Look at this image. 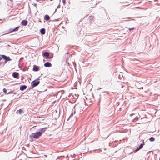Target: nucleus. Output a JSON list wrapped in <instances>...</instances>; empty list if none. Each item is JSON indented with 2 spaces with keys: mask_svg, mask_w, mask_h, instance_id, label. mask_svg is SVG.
Masks as SVG:
<instances>
[{
  "mask_svg": "<svg viewBox=\"0 0 160 160\" xmlns=\"http://www.w3.org/2000/svg\"><path fill=\"white\" fill-rule=\"evenodd\" d=\"M40 133L38 131L36 132H33L30 135V138L31 140H32L33 139H37L40 136H41Z\"/></svg>",
  "mask_w": 160,
  "mask_h": 160,
  "instance_id": "obj_1",
  "label": "nucleus"
},
{
  "mask_svg": "<svg viewBox=\"0 0 160 160\" xmlns=\"http://www.w3.org/2000/svg\"><path fill=\"white\" fill-rule=\"evenodd\" d=\"M79 107L78 105L76 104L74 106V107L73 109L72 110V112L71 113L69 117V118L67 120H68L70 119L72 117L73 115H74L75 113V110H79Z\"/></svg>",
  "mask_w": 160,
  "mask_h": 160,
  "instance_id": "obj_2",
  "label": "nucleus"
},
{
  "mask_svg": "<svg viewBox=\"0 0 160 160\" xmlns=\"http://www.w3.org/2000/svg\"><path fill=\"white\" fill-rule=\"evenodd\" d=\"M40 81H36L35 80L32 81L31 83V85L30 87V88L28 89V90H30L31 89L33 88L34 87L38 86L40 83Z\"/></svg>",
  "mask_w": 160,
  "mask_h": 160,
  "instance_id": "obj_3",
  "label": "nucleus"
},
{
  "mask_svg": "<svg viewBox=\"0 0 160 160\" xmlns=\"http://www.w3.org/2000/svg\"><path fill=\"white\" fill-rule=\"evenodd\" d=\"M144 145H145V143L144 142V140H143V142L135 150H133V152H136L140 150L142 148Z\"/></svg>",
  "mask_w": 160,
  "mask_h": 160,
  "instance_id": "obj_4",
  "label": "nucleus"
},
{
  "mask_svg": "<svg viewBox=\"0 0 160 160\" xmlns=\"http://www.w3.org/2000/svg\"><path fill=\"white\" fill-rule=\"evenodd\" d=\"M20 27V26H17L15 28H11L9 29L8 32L7 33L8 34L12 32H15L18 30V28Z\"/></svg>",
  "mask_w": 160,
  "mask_h": 160,
  "instance_id": "obj_5",
  "label": "nucleus"
},
{
  "mask_svg": "<svg viewBox=\"0 0 160 160\" xmlns=\"http://www.w3.org/2000/svg\"><path fill=\"white\" fill-rule=\"evenodd\" d=\"M12 76L14 78L19 79V74L17 72H14L12 73Z\"/></svg>",
  "mask_w": 160,
  "mask_h": 160,
  "instance_id": "obj_6",
  "label": "nucleus"
},
{
  "mask_svg": "<svg viewBox=\"0 0 160 160\" xmlns=\"http://www.w3.org/2000/svg\"><path fill=\"white\" fill-rule=\"evenodd\" d=\"M1 56L2 57L3 60H6L9 61L12 60V59H11L9 56H7L4 54L1 55Z\"/></svg>",
  "mask_w": 160,
  "mask_h": 160,
  "instance_id": "obj_7",
  "label": "nucleus"
},
{
  "mask_svg": "<svg viewBox=\"0 0 160 160\" xmlns=\"http://www.w3.org/2000/svg\"><path fill=\"white\" fill-rule=\"evenodd\" d=\"M47 129V127H44L42 128H40L38 129L39 131H38L39 132H40V134L42 136L43 133L45 132V131Z\"/></svg>",
  "mask_w": 160,
  "mask_h": 160,
  "instance_id": "obj_8",
  "label": "nucleus"
},
{
  "mask_svg": "<svg viewBox=\"0 0 160 160\" xmlns=\"http://www.w3.org/2000/svg\"><path fill=\"white\" fill-rule=\"evenodd\" d=\"M40 67L36 65H34L32 69L33 71L34 72H37L40 70Z\"/></svg>",
  "mask_w": 160,
  "mask_h": 160,
  "instance_id": "obj_9",
  "label": "nucleus"
},
{
  "mask_svg": "<svg viewBox=\"0 0 160 160\" xmlns=\"http://www.w3.org/2000/svg\"><path fill=\"white\" fill-rule=\"evenodd\" d=\"M44 66L45 67H51L52 66V64L50 62H47L44 64Z\"/></svg>",
  "mask_w": 160,
  "mask_h": 160,
  "instance_id": "obj_10",
  "label": "nucleus"
},
{
  "mask_svg": "<svg viewBox=\"0 0 160 160\" xmlns=\"http://www.w3.org/2000/svg\"><path fill=\"white\" fill-rule=\"evenodd\" d=\"M21 24L23 26H26L28 24V22L26 20H23L21 22Z\"/></svg>",
  "mask_w": 160,
  "mask_h": 160,
  "instance_id": "obj_11",
  "label": "nucleus"
},
{
  "mask_svg": "<svg viewBox=\"0 0 160 160\" xmlns=\"http://www.w3.org/2000/svg\"><path fill=\"white\" fill-rule=\"evenodd\" d=\"M130 116L131 117L132 116L133 118H134L133 119L132 121V122H135L136 121H137L138 120V118H137V117L135 116V114H131L130 115Z\"/></svg>",
  "mask_w": 160,
  "mask_h": 160,
  "instance_id": "obj_12",
  "label": "nucleus"
},
{
  "mask_svg": "<svg viewBox=\"0 0 160 160\" xmlns=\"http://www.w3.org/2000/svg\"><path fill=\"white\" fill-rule=\"evenodd\" d=\"M27 86L25 85H22L20 86V90L21 91H23L27 88Z\"/></svg>",
  "mask_w": 160,
  "mask_h": 160,
  "instance_id": "obj_13",
  "label": "nucleus"
},
{
  "mask_svg": "<svg viewBox=\"0 0 160 160\" xmlns=\"http://www.w3.org/2000/svg\"><path fill=\"white\" fill-rule=\"evenodd\" d=\"M46 30L45 28H42L40 30V32L42 35H44L45 33Z\"/></svg>",
  "mask_w": 160,
  "mask_h": 160,
  "instance_id": "obj_14",
  "label": "nucleus"
},
{
  "mask_svg": "<svg viewBox=\"0 0 160 160\" xmlns=\"http://www.w3.org/2000/svg\"><path fill=\"white\" fill-rule=\"evenodd\" d=\"M50 53L48 52H44L42 54V56H45L46 57H48L49 56Z\"/></svg>",
  "mask_w": 160,
  "mask_h": 160,
  "instance_id": "obj_15",
  "label": "nucleus"
},
{
  "mask_svg": "<svg viewBox=\"0 0 160 160\" xmlns=\"http://www.w3.org/2000/svg\"><path fill=\"white\" fill-rule=\"evenodd\" d=\"M44 19L47 21H49L50 19V17L48 15H45L44 16Z\"/></svg>",
  "mask_w": 160,
  "mask_h": 160,
  "instance_id": "obj_16",
  "label": "nucleus"
},
{
  "mask_svg": "<svg viewBox=\"0 0 160 160\" xmlns=\"http://www.w3.org/2000/svg\"><path fill=\"white\" fill-rule=\"evenodd\" d=\"M4 60V62H2L0 63L2 67H3L6 64L8 61H7L6 60Z\"/></svg>",
  "mask_w": 160,
  "mask_h": 160,
  "instance_id": "obj_17",
  "label": "nucleus"
},
{
  "mask_svg": "<svg viewBox=\"0 0 160 160\" xmlns=\"http://www.w3.org/2000/svg\"><path fill=\"white\" fill-rule=\"evenodd\" d=\"M4 60V62H2L0 63L2 67H3L6 64L8 61H7L6 60Z\"/></svg>",
  "mask_w": 160,
  "mask_h": 160,
  "instance_id": "obj_18",
  "label": "nucleus"
},
{
  "mask_svg": "<svg viewBox=\"0 0 160 160\" xmlns=\"http://www.w3.org/2000/svg\"><path fill=\"white\" fill-rule=\"evenodd\" d=\"M4 60V62H2L0 63L2 67H3L6 64L8 61H7L6 60Z\"/></svg>",
  "mask_w": 160,
  "mask_h": 160,
  "instance_id": "obj_19",
  "label": "nucleus"
},
{
  "mask_svg": "<svg viewBox=\"0 0 160 160\" xmlns=\"http://www.w3.org/2000/svg\"><path fill=\"white\" fill-rule=\"evenodd\" d=\"M18 112L20 114H22L23 112V111L22 109H19V110H17L16 112V113H18Z\"/></svg>",
  "mask_w": 160,
  "mask_h": 160,
  "instance_id": "obj_20",
  "label": "nucleus"
},
{
  "mask_svg": "<svg viewBox=\"0 0 160 160\" xmlns=\"http://www.w3.org/2000/svg\"><path fill=\"white\" fill-rule=\"evenodd\" d=\"M149 140L150 142H153L155 141V139L153 137H151L149 138Z\"/></svg>",
  "mask_w": 160,
  "mask_h": 160,
  "instance_id": "obj_21",
  "label": "nucleus"
},
{
  "mask_svg": "<svg viewBox=\"0 0 160 160\" xmlns=\"http://www.w3.org/2000/svg\"><path fill=\"white\" fill-rule=\"evenodd\" d=\"M17 94V93L16 92H14V91H9L8 92V94Z\"/></svg>",
  "mask_w": 160,
  "mask_h": 160,
  "instance_id": "obj_22",
  "label": "nucleus"
},
{
  "mask_svg": "<svg viewBox=\"0 0 160 160\" xmlns=\"http://www.w3.org/2000/svg\"><path fill=\"white\" fill-rule=\"evenodd\" d=\"M3 91L5 93V94H8L7 92V90L5 88H4L3 89Z\"/></svg>",
  "mask_w": 160,
  "mask_h": 160,
  "instance_id": "obj_23",
  "label": "nucleus"
},
{
  "mask_svg": "<svg viewBox=\"0 0 160 160\" xmlns=\"http://www.w3.org/2000/svg\"><path fill=\"white\" fill-rule=\"evenodd\" d=\"M28 68H25L23 69H21V70H22L23 71H25L28 70Z\"/></svg>",
  "mask_w": 160,
  "mask_h": 160,
  "instance_id": "obj_24",
  "label": "nucleus"
},
{
  "mask_svg": "<svg viewBox=\"0 0 160 160\" xmlns=\"http://www.w3.org/2000/svg\"><path fill=\"white\" fill-rule=\"evenodd\" d=\"M129 19V18H123L122 19V21H127L128 20V19Z\"/></svg>",
  "mask_w": 160,
  "mask_h": 160,
  "instance_id": "obj_25",
  "label": "nucleus"
},
{
  "mask_svg": "<svg viewBox=\"0 0 160 160\" xmlns=\"http://www.w3.org/2000/svg\"><path fill=\"white\" fill-rule=\"evenodd\" d=\"M46 58L47 59V61L48 62L51 61V59L50 58H49V57H47V58Z\"/></svg>",
  "mask_w": 160,
  "mask_h": 160,
  "instance_id": "obj_26",
  "label": "nucleus"
},
{
  "mask_svg": "<svg viewBox=\"0 0 160 160\" xmlns=\"http://www.w3.org/2000/svg\"><path fill=\"white\" fill-rule=\"evenodd\" d=\"M62 157H64V156H58V158H57V159L58 160V159H59L61 158Z\"/></svg>",
  "mask_w": 160,
  "mask_h": 160,
  "instance_id": "obj_27",
  "label": "nucleus"
},
{
  "mask_svg": "<svg viewBox=\"0 0 160 160\" xmlns=\"http://www.w3.org/2000/svg\"><path fill=\"white\" fill-rule=\"evenodd\" d=\"M62 3H63L64 5H65L66 3V2L65 0H62Z\"/></svg>",
  "mask_w": 160,
  "mask_h": 160,
  "instance_id": "obj_28",
  "label": "nucleus"
},
{
  "mask_svg": "<svg viewBox=\"0 0 160 160\" xmlns=\"http://www.w3.org/2000/svg\"><path fill=\"white\" fill-rule=\"evenodd\" d=\"M122 77H123L122 75V76H121L120 75H118V77L119 78H122Z\"/></svg>",
  "mask_w": 160,
  "mask_h": 160,
  "instance_id": "obj_29",
  "label": "nucleus"
},
{
  "mask_svg": "<svg viewBox=\"0 0 160 160\" xmlns=\"http://www.w3.org/2000/svg\"><path fill=\"white\" fill-rule=\"evenodd\" d=\"M89 18H90V19L91 20V19H93V16H90L89 17Z\"/></svg>",
  "mask_w": 160,
  "mask_h": 160,
  "instance_id": "obj_30",
  "label": "nucleus"
},
{
  "mask_svg": "<svg viewBox=\"0 0 160 160\" xmlns=\"http://www.w3.org/2000/svg\"><path fill=\"white\" fill-rule=\"evenodd\" d=\"M73 65H74V67H75L76 66V64L75 63V62H72Z\"/></svg>",
  "mask_w": 160,
  "mask_h": 160,
  "instance_id": "obj_31",
  "label": "nucleus"
},
{
  "mask_svg": "<svg viewBox=\"0 0 160 160\" xmlns=\"http://www.w3.org/2000/svg\"><path fill=\"white\" fill-rule=\"evenodd\" d=\"M156 5H160V2H158L156 3Z\"/></svg>",
  "mask_w": 160,
  "mask_h": 160,
  "instance_id": "obj_32",
  "label": "nucleus"
},
{
  "mask_svg": "<svg viewBox=\"0 0 160 160\" xmlns=\"http://www.w3.org/2000/svg\"><path fill=\"white\" fill-rule=\"evenodd\" d=\"M48 57H49V58H50V59L52 58H53V56H49Z\"/></svg>",
  "mask_w": 160,
  "mask_h": 160,
  "instance_id": "obj_33",
  "label": "nucleus"
},
{
  "mask_svg": "<svg viewBox=\"0 0 160 160\" xmlns=\"http://www.w3.org/2000/svg\"><path fill=\"white\" fill-rule=\"evenodd\" d=\"M40 78V77H39L38 78H37L35 80H36V81H37V80H39Z\"/></svg>",
  "mask_w": 160,
  "mask_h": 160,
  "instance_id": "obj_34",
  "label": "nucleus"
},
{
  "mask_svg": "<svg viewBox=\"0 0 160 160\" xmlns=\"http://www.w3.org/2000/svg\"><path fill=\"white\" fill-rule=\"evenodd\" d=\"M35 7H36L37 6V4L36 3H34L32 4Z\"/></svg>",
  "mask_w": 160,
  "mask_h": 160,
  "instance_id": "obj_35",
  "label": "nucleus"
},
{
  "mask_svg": "<svg viewBox=\"0 0 160 160\" xmlns=\"http://www.w3.org/2000/svg\"><path fill=\"white\" fill-rule=\"evenodd\" d=\"M134 28H129V30H133Z\"/></svg>",
  "mask_w": 160,
  "mask_h": 160,
  "instance_id": "obj_36",
  "label": "nucleus"
},
{
  "mask_svg": "<svg viewBox=\"0 0 160 160\" xmlns=\"http://www.w3.org/2000/svg\"><path fill=\"white\" fill-rule=\"evenodd\" d=\"M21 77H22V78H21V80H22L23 79V78H24V77H23V76H21Z\"/></svg>",
  "mask_w": 160,
  "mask_h": 160,
  "instance_id": "obj_37",
  "label": "nucleus"
},
{
  "mask_svg": "<svg viewBox=\"0 0 160 160\" xmlns=\"http://www.w3.org/2000/svg\"><path fill=\"white\" fill-rule=\"evenodd\" d=\"M2 59L3 58H2V57L1 56V57H0V61H1Z\"/></svg>",
  "mask_w": 160,
  "mask_h": 160,
  "instance_id": "obj_38",
  "label": "nucleus"
},
{
  "mask_svg": "<svg viewBox=\"0 0 160 160\" xmlns=\"http://www.w3.org/2000/svg\"><path fill=\"white\" fill-rule=\"evenodd\" d=\"M60 8V5L59 4L57 7V8Z\"/></svg>",
  "mask_w": 160,
  "mask_h": 160,
  "instance_id": "obj_39",
  "label": "nucleus"
},
{
  "mask_svg": "<svg viewBox=\"0 0 160 160\" xmlns=\"http://www.w3.org/2000/svg\"><path fill=\"white\" fill-rule=\"evenodd\" d=\"M57 9H58V8H57L56 9H55V12H54V13H55V12H56V11H57Z\"/></svg>",
  "mask_w": 160,
  "mask_h": 160,
  "instance_id": "obj_40",
  "label": "nucleus"
},
{
  "mask_svg": "<svg viewBox=\"0 0 160 160\" xmlns=\"http://www.w3.org/2000/svg\"><path fill=\"white\" fill-rule=\"evenodd\" d=\"M104 92L107 93V94H109V92Z\"/></svg>",
  "mask_w": 160,
  "mask_h": 160,
  "instance_id": "obj_41",
  "label": "nucleus"
},
{
  "mask_svg": "<svg viewBox=\"0 0 160 160\" xmlns=\"http://www.w3.org/2000/svg\"><path fill=\"white\" fill-rule=\"evenodd\" d=\"M18 66H19V68L20 69H22V68H21L20 67V66H19V64L18 65Z\"/></svg>",
  "mask_w": 160,
  "mask_h": 160,
  "instance_id": "obj_42",
  "label": "nucleus"
},
{
  "mask_svg": "<svg viewBox=\"0 0 160 160\" xmlns=\"http://www.w3.org/2000/svg\"><path fill=\"white\" fill-rule=\"evenodd\" d=\"M55 112L56 113H58V111L56 110H55Z\"/></svg>",
  "mask_w": 160,
  "mask_h": 160,
  "instance_id": "obj_43",
  "label": "nucleus"
},
{
  "mask_svg": "<svg viewBox=\"0 0 160 160\" xmlns=\"http://www.w3.org/2000/svg\"><path fill=\"white\" fill-rule=\"evenodd\" d=\"M140 89H143V87H142V88H140Z\"/></svg>",
  "mask_w": 160,
  "mask_h": 160,
  "instance_id": "obj_44",
  "label": "nucleus"
},
{
  "mask_svg": "<svg viewBox=\"0 0 160 160\" xmlns=\"http://www.w3.org/2000/svg\"><path fill=\"white\" fill-rule=\"evenodd\" d=\"M83 110L82 109H80V112H81V111H82Z\"/></svg>",
  "mask_w": 160,
  "mask_h": 160,
  "instance_id": "obj_45",
  "label": "nucleus"
},
{
  "mask_svg": "<svg viewBox=\"0 0 160 160\" xmlns=\"http://www.w3.org/2000/svg\"><path fill=\"white\" fill-rule=\"evenodd\" d=\"M29 9L30 10V11L31 10H30V7H29Z\"/></svg>",
  "mask_w": 160,
  "mask_h": 160,
  "instance_id": "obj_46",
  "label": "nucleus"
},
{
  "mask_svg": "<svg viewBox=\"0 0 160 160\" xmlns=\"http://www.w3.org/2000/svg\"><path fill=\"white\" fill-rule=\"evenodd\" d=\"M76 119H77V118H76L75 119V122L76 121Z\"/></svg>",
  "mask_w": 160,
  "mask_h": 160,
  "instance_id": "obj_47",
  "label": "nucleus"
},
{
  "mask_svg": "<svg viewBox=\"0 0 160 160\" xmlns=\"http://www.w3.org/2000/svg\"><path fill=\"white\" fill-rule=\"evenodd\" d=\"M2 19H0V21H2Z\"/></svg>",
  "mask_w": 160,
  "mask_h": 160,
  "instance_id": "obj_48",
  "label": "nucleus"
},
{
  "mask_svg": "<svg viewBox=\"0 0 160 160\" xmlns=\"http://www.w3.org/2000/svg\"><path fill=\"white\" fill-rule=\"evenodd\" d=\"M39 22H41V20H39Z\"/></svg>",
  "mask_w": 160,
  "mask_h": 160,
  "instance_id": "obj_49",
  "label": "nucleus"
},
{
  "mask_svg": "<svg viewBox=\"0 0 160 160\" xmlns=\"http://www.w3.org/2000/svg\"><path fill=\"white\" fill-rule=\"evenodd\" d=\"M132 152H130V154H131Z\"/></svg>",
  "mask_w": 160,
  "mask_h": 160,
  "instance_id": "obj_50",
  "label": "nucleus"
},
{
  "mask_svg": "<svg viewBox=\"0 0 160 160\" xmlns=\"http://www.w3.org/2000/svg\"><path fill=\"white\" fill-rule=\"evenodd\" d=\"M59 113H60V110H59ZM60 114V113H59V115Z\"/></svg>",
  "mask_w": 160,
  "mask_h": 160,
  "instance_id": "obj_51",
  "label": "nucleus"
},
{
  "mask_svg": "<svg viewBox=\"0 0 160 160\" xmlns=\"http://www.w3.org/2000/svg\"><path fill=\"white\" fill-rule=\"evenodd\" d=\"M2 23V22H0V23Z\"/></svg>",
  "mask_w": 160,
  "mask_h": 160,
  "instance_id": "obj_52",
  "label": "nucleus"
}]
</instances>
